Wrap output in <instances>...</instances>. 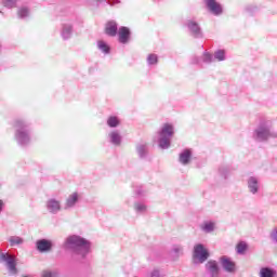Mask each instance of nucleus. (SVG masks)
Returning <instances> with one entry per match:
<instances>
[{"instance_id":"1","label":"nucleus","mask_w":277,"mask_h":277,"mask_svg":"<svg viewBox=\"0 0 277 277\" xmlns=\"http://www.w3.org/2000/svg\"><path fill=\"white\" fill-rule=\"evenodd\" d=\"M91 246L88 239L79 235L68 236L64 241L65 250H70L72 254L80 256V259H85L90 254Z\"/></svg>"},{"instance_id":"2","label":"nucleus","mask_w":277,"mask_h":277,"mask_svg":"<svg viewBox=\"0 0 277 277\" xmlns=\"http://www.w3.org/2000/svg\"><path fill=\"white\" fill-rule=\"evenodd\" d=\"M30 123L27 119H15L13 121V128L15 129V141L18 146H28L31 142Z\"/></svg>"},{"instance_id":"3","label":"nucleus","mask_w":277,"mask_h":277,"mask_svg":"<svg viewBox=\"0 0 277 277\" xmlns=\"http://www.w3.org/2000/svg\"><path fill=\"white\" fill-rule=\"evenodd\" d=\"M254 142L264 143L268 140H277V132L272 130V122L262 121L253 131Z\"/></svg>"},{"instance_id":"4","label":"nucleus","mask_w":277,"mask_h":277,"mask_svg":"<svg viewBox=\"0 0 277 277\" xmlns=\"http://www.w3.org/2000/svg\"><path fill=\"white\" fill-rule=\"evenodd\" d=\"M175 129L172 123H163L158 131V145L162 150H168L172 144V137H174Z\"/></svg>"},{"instance_id":"5","label":"nucleus","mask_w":277,"mask_h":277,"mask_svg":"<svg viewBox=\"0 0 277 277\" xmlns=\"http://www.w3.org/2000/svg\"><path fill=\"white\" fill-rule=\"evenodd\" d=\"M0 263H5L9 276H16L18 268H16V256L3 253L0 249Z\"/></svg>"},{"instance_id":"6","label":"nucleus","mask_w":277,"mask_h":277,"mask_svg":"<svg viewBox=\"0 0 277 277\" xmlns=\"http://www.w3.org/2000/svg\"><path fill=\"white\" fill-rule=\"evenodd\" d=\"M209 259V250L205 248V245L198 243L195 245L193 251V261L194 263H205Z\"/></svg>"},{"instance_id":"7","label":"nucleus","mask_w":277,"mask_h":277,"mask_svg":"<svg viewBox=\"0 0 277 277\" xmlns=\"http://www.w3.org/2000/svg\"><path fill=\"white\" fill-rule=\"evenodd\" d=\"M45 209L51 215H57L62 211V199L51 197L45 201Z\"/></svg>"},{"instance_id":"8","label":"nucleus","mask_w":277,"mask_h":277,"mask_svg":"<svg viewBox=\"0 0 277 277\" xmlns=\"http://www.w3.org/2000/svg\"><path fill=\"white\" fill-rule=\"evenodd\" d=\"M74 31H75V24L72 23L71 19L64 21L61 24L60 34L63 40H70L72 38Z\"/></svg>"},{"instance_id":"9","label":"nucleus","mask_w":277,"mask_h":277,"mask_svg":"<svg viewBox=\"0 0 277 277\" xmlns=\"http://www.w3.org/2000/svg\"><path fill=\"white\" fill-rule=\"evenodd\" d=\"M190 36L194 38H202V28H200V24L196 22V19H187L185 23Z\"/></svg>"},{"instance_id":"10","label":"nucleus","mask_w":277,"mask_h":277,"mask_svg":"<svg viewBox=\"0 0 277 277\" xmlns=\"http://www.w3.org/2000/svg\"><path fill=\"white\" fill-rule=\"evenodd\" d=\"M247 187H248L249 194H252V196H256V194L261 192V183L259 182V177L250 176L247 180Z\"/></svg>"},{"instance_id":"11","label":"nucleus","mask_w":277,"mask_h":277,"mask_svg":"<svg viewBox=\"0 0 277 277\" xmlns=\"http://www.w3.org/2000/svg\"><path fill=\"white\" fill-rule=\"evenodd\" d=\"M194 151L189 148H185L179 154L177 161L181 163V166H189V163H192Z\"/></svg>"},{"instance_id":"12","label":"nucleus","mask_w":277,"mask_h":277,"mask_svg":"<svg viewBox=\"0 0 277 277\" xmlns=\"http://www.w3.org/2000/svg\"><path fill=\"white\" fill-rule=\"evenodd\" d=\"M206 8L214 16H220L222 14V12H223L222 4H220L215 0H206Z\"/></svg>"},{"instance_id":"13","label":"nucleus","mask_w":277,"mask_h":277,"mask_svg":"<svg viewBox=\"0 0 277 277\" xmlns=\"http://www.w3.org/2000/svg\"><path fill=\"white\" fill-rule=\"evenodd\" d=\"M109 144L113 146H120L122 144V133L120 130H113L107 135Z\"/></svg>"},{"instance_id":"14","label":"nucleus","mask_w":277,"mask_h":277,"mask_svg":"<svg viewBox=\"0 0 277 277\" xmlns=\"http://www.w3.org/2000/svg\"><path fill=\"white\" fill-rule=\"evenodd\" d=\"M36 249L41 253L51 252L53 249V242L49 239H39L36 242Z\"/></svg>"},{"instance_id":"15","label":"nucleus","mask_w":277,"mask_h":277,"mask_svg":"<svg viewBox=\"0 0 277 277\" xmlns=\"http://www.w3.org/2000/svg\"><path fill=\"white\" fill-rule=\"evenodd\" d=\"M206 272L211 277H219L220 276V266L215 260H210L206 263Z\"/></svg>"},{"instance_id":"16","label":"nucleus","mask_w":277,"mask_h":277,"mask_svg":"<svg viewBox=\"0 0 277 277\" xmlns=\"http://www.w3.org/2000/svg\"><path fill=\"white\" fill-rule=\"evenodd\" d=\"M220 264L222 265L223 269L227 272V274H233V272H235V262H233L230 258L226 255L221 256Z\"/></svg>"},{"instance_id":"17","label":"nucleus","mask_w":277,"mask_h":277,"mask_svg":"<svg viewBox=\"0 0 277 277\" xmlns=\"http://www.w3.org/2000/svg\"><path fill=\"white\" fill-rule=\"evenodd\" d=\"M79 202V194L72 193L69 195L65 201L64 209L68 211V209H75V206Z\"/></svg>"},{"instance_id":"18","label":"nucleus","mask_w":277,"mask_h":277,"mask_svg":"<svg viewBox=\"0 0 277 277\" xmlns=\"http://www.w3.org/2000/svg\"><path fill=\"white\" fill-rule=\"evenodd\" d=\"M184 254V248L182 245H173L170 251V255L173 259V261H179L181 256Z\"/></svg>"},{"instance_id":"19","label":"nucleus","mask_w":277,"mask_h":277,"mask_svg":"<svg viewBox=\"0 0 277 277\" xmlns=\"http://www.w3.org/2000/svg\"><path fill=\"white\" fill-rule=\"evenodd\" d=\"M118 36L119 42L121 44H127L129 42V36H131V31L127 27L122 26L119 28Z\"/></svg>"},{"instance_id":"20","label":"nucleus","mask_w":277,"mask_h":277,"mask_svg":"<svg viewBox=\"0 0 277 277\" xmlns=\"http://www.w3.org/2000/svg\"><path fill=\"white\" fill-rule=\"evenodd\" d=\"M106 34L111 38L118 36V24L115 21L108 22L106 24Z\"/></svg>"},{"instance_id":"21","label":"nucleus","mask_w":277,"mask_h":277,"mask_svg":"<svg viewBox=\"0 0 277 277\" xmlns=\"http://www.w3.org/2000/svg\"><path fill=\"white\" fill-rule=\"evenodd\" d=\"M133 209L137 215H144V213L148 212V206L143 201H135Z\"/></svg>"},{"instance_id":"22","label":"nucleus","mask_w":277,"mask_h":277,"mask_svg":"<svg viewBox=\"0 0 277 277\" xmlns=\"http://www.w3.org/2000/svg\"><path fill=\"white\" fill-rule=\"evenodd\" d=\"M8 241L11 248H19V246H23V243H25V239L19 236H10L8 238Z\"/></svg>"},{"instance_id":"23","label":"nucleus","mask_w":277,"mask_h":277,"mask_svg":"<svg viewBox=\"0 0 277 277\" xmlns=\"http://www.w3.org/2000/svg\"><path fill=\"white\" fill-rule=\"evenodd\" d=\"M136 151H137L140 159H146V157L148 155V144L140 143L136 146Z\"/></svg>"},{"instance_id":"24","label":"nucleus","mask_w":277,"mask_h":277,"mask_svg":"<svg viewBox=\"0 0 277 277\" xmlns=\"http://www.w3.org/2000/svg\"><path fill=\"white\" fill-rule=\"evenodd\" d=\"M106 124L109 129H117V127H120V118L118 116H110L107 118Z\"/></svg>"},{"instance_id":"25","label":"nucleus","mask_w":277,"mask_h":277,"mask_svg":"<svg viewBox=\"0 0 277 277\" xmlns=\"http://www.w3.org/2000/svg\"><path fill=\"white\" fill-rule=\"evenodd\" d=\"M260 277H277V272L272 267H262L260 269Z\"/></svg>"},{"instance_id":"26","label":"nucleus","mask_w":277,"mask_h":277,"mask_svg":"<svg viewBox=\"0 0 277 277\" xmlns=\"http://www.w3.org/2000/svg\"><path fill=\"white\" fill-rule=\"evenodd\" d=\"M147 66L153 67L159 64V56L155 53H150L146 57Z\"/></svg>"},{"instance_id":"27","label":"nucleus","mask_w":277,"mask_h":277,"mask_svg":"<svg viewBox=\"0 0 277 277\" xmlns=\"http://www.w3.org/2000/svg\"><path fill=\"white\" fill-rule=\"evenodd\" d=\"M1 5L6 8V10H14V8H18V0H0Z\"/></svg>"},{"instance_id":"28","label":"nucleus","mask_w":277,"mask_h":277,"mask_svg":"<svg viewBox=\"0 0 277 277\" xmlns=\"http://www.w3.org/2000/svg\"><path fill=\"white\" fill-rule=\"evenodd\" d=\"M30 14H31V11L29 10V6H21L17 10L18 18H29Z\"/></svg>"},{"instance_id":"29","label":"nucleus","mask_w":277,"mask_h":277,"mask_svg":"<svg viewBox=\"0 0 277 277\" xmlns=\"http://www.w3.org/2000/svg\"><path fill=\"white\" fill-rule=\"evenodd\" d=\"M97 49L105 55H108V53L111 51V48L107 44V42L100 40L97 41Z\"/></svg>"},{"instance_id":"30","label":"nucleus","mask_w":277,"mask_h":277,"mask_svg":"<svg viewBox=\"0 0 277 277\" xmlns=\"http://www.w3.org/2000/svg\"><path fill=\"white\" fill-rule=\"evenodd\" d=\"M248 250V243L246 241H240L236 246V252L237 254H246V251Z\"/></svg>"},{"instance_id":"31","label":"nucleus","mask_w":277,"mask_h":277,"mask_svg":"<svg viewBox=\"0 0 277 277\" xmlns=\"http://www.w3.org/2000/svg\"><path fill=\"white\" fill-rule=\"evenodd\" d=\"M201 229L203 230V233H213V230H215V223H213V222H206L201 226Z\"/></svg>"},{"instance_id":"32","label":"nucleus","mask_w":277,"mask_h":277,"mask_svg":"<svg viewBox=\"0 0 277 277\" xmlns=\"http://www.w3.org/2000/svg\"><path fill=\"white\" fill-rule=\"evenodd\" d=\"M213 57L217 62H224V60H226V52L224 50H217L216 52H214Z\"/></svg>"},{"instance_id":"33","label":"nucleus","mask_w":277,"mask_h":277,"mask_svg":"<svg viewBox=\"0 0 277 277\" xmlns=\"http://www.w3.org/2000/svg\"><path fill=\"white\" fill-rule=\"evenodd\" d=\"M213 61H214V56L211 55V53H209V52L203 53V55H202L203 64H212Z\"/></svg>"},{"instance_id":"34","label":"nucleus","mask_w":277,"mask_h":277,"mask_svg":"<svg viewBox=\"0 0 277 277\" xmlns=\"http://www.w3.org/2000/svg\"><path fill=\"white\" fill-rule=\"evenodd\" d=\"M57 276H58L57 271L45 269V271H42L41 273V277H57Z\"/></svg>"},{"instance_id":"35","label":"nucleus","mask_w":277,"mask_h":277,"mask_svg":"<svg viewBox=\"0 0 277 277\" xmlns=\"http://www.w3.org/2000/svg\"><path fill=\"white\" fill-rule=\"evenodd\" d=\"M269 238L273 243H277V226L271 230Z\"/></svg>"},{"instance_id":"36","label":"nucleus","mask_w":277,"mask_h":277,"mask_svg":"<svg viewBox=\"0 0 277 277\" xmlns=\"http://www.w3.org/2000/svg\"><path fill=\"white\" fill-rule=\"evenodd\" d=\"M97 3H107L108 5H117L120 0H97Z\"/></svg>"},{"instance_id":"37","label":"nucleus","mask_w":277,"mask_h":277,"mask_svg":"<svg viewBox=\"0 0 277 277\" xmlns=\"http://www.w3.org/2000/svg\"><path fill=\"white\" fill-rule=\"evenodd\" d=\"M135 194L138 198H144V196H146V190H144L142 187H138L135 189Z\"/></svg>"},{"instance_id":"38","label":"nucleus","mask_w":277,"mask_h":277,"mask_svg":"<svg viewBox=\"0 0 277 277\" xmlns=\"http://www.w3.org/2000/svg\"><path fill=\"white\" fill-rule=\"evenodd\" d=\"M151 277H162L163 274H161V271H159L158 268H155L151 273H150Z\"/></svg>"},{"instance_id":"39","label":"nucleus","mask_w":277,"mask_h":277,"mask_svg":"<svg viewBox=\"0 0 277 277\" xmlns=\"http://www.w3.org/2000/svg\"><path fill=\"white\" fill-rule=\"evenodd\" d=\"M5 208V202L3 199H0V214L3 213V209Z\"/></svg>"},{"instance_id":"40","label":"nucleus","mask_w":277,"mask_h":277,"mask_svg":"<svg viewBox=\"0 0 277 277\" xmlns=\"http://www.w3.org/2000/svg\"><path fill=\"white\" fill-rule=\"evenodd\" d=\"M190 64H200V58H198V56H194V57L192 58Z\"/></svg>"}]
</instances>
